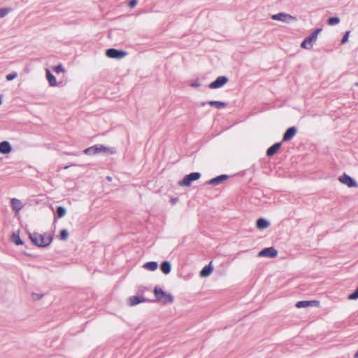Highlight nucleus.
Wrapping results in <instances>:
<instances>
[{
    "mask_svg": "<svg viewBox=\"0 0 358 358\" xmlns=\"http://www.w3.org/2000/svg\"><path fill=\"white\" fill-rule=\"evenodd\" d=\"M314 302L313 301H300L296 303V306L298 308H306L310 306Z\"/></svg>",
    "mask_w": 358,
    "mask_h": 358,
    "instance_id": "obj_24",
    "label": "nucleus"
},
{
    "mask_svg": "<svg viewBox=\"0 0 358 358\" xmlns=\"http://www.w3.org/2000/svg\"><path fill=\"white\" fill-rule=\"evenodd\" d=\"M69 166H64V169H68Z\"/></svg>",
    "mask_w": 358,
    "mask_h": 358,
    "instance_id": "obj_39",
    "label": "nucleus"
},
{
    "mask_svg": "<svg viewBox=\"0 0 358 358\" xmlns=\"http://www.w3.org/2000/svg\"><path fill=\"white\" fill-rule=\"evenodd\" d=\"M340 19L337 17H330L328 20V24L330 26H334L339 23Z\"/></svg>",
    "mask_w": 358,
    "mask_h": 358,
    "instance_id": "obj_26",
    "label": "nucleus"
},
{
    "mask_svg": "<svg viewBox=\"0 0 358 358\" xmlns=\"http://www.w3.org/2000/svg\"><path fill=\"white\" fill-rule=\"evenodd\" d=\"M338 180L341 183L347 185L348 187H358L357 182L352 178H351L350 176H348L346 173H343L342 176H341L338 178Z\"/></svg>",
    "mask_w": 358,
    "mask_h": 358,
    "instance_id": "obj_6",
    "label": "nucleus"
},
{
    "mask_svg": "<svg viewBox=\"0 0 358 358\" xmlns=\"http://www.w3.org/2000/svg\"><path fill=\"white\" fill-rule=\"evenodd\" d=\"M158 264L156 262H146L143 265V268L148 271H155L157 268Z\"/></svg>",
    "mask_w": 358,
    "mask_h": 358,
    "instance_id": "obj_20",
    "label": "nucleus"
},
{
    "mask_svg": "<svg viewBox=\"0 0 358 358\" xmlns=\"http://www.w3.org/2000/svg\"><path fill=\"white\" fill-rule=\"evenodd\" d=\"M2 97H3V96H2V95H0V105H1V103H2V101H1Z\"/></svg>",
    "mask_w": 358,
    "mask_h": 358,
    "instance_id": "obj_37",
    "label": "nucleus"
},
{
    "mask_svg": "<svg viewBox=\"0 0 358 358\" xmlns=\"http://www.w3.org/2000/svg\"><path fill=\"white\" fill-rule=\"evenodd\" d=\"M29 237L33 244L41 248L48 246L52 241V235L48 233L43 234L36 232L29 233Z\"/></svg>",
    "mask_w": 358,
    "mask_h": 358,
    "instance_id": "obj_1",
    "label": "nucleus"
},
{
    "mask_svg": "<svg viewBox=\"0 0 358 358\" xmlns=\"http://www.w3.org/2000/svg\"><path fill=\"white\" fill-rule=\"evenodd\" d=\"M16 73H10L8 75L6 76V79L8 80H12L13 79H14L15 77H16Z\"/></svg>",
    "mask_w": 358,
    "mask_h": 358,
    "instance_id": "obj_33",
    "label": "nucleus"
},
{
    "mask_svg": "<svg viewBox=\"0 0 358 358\" xmlns=\"http://www.w3.org/2000/svg\"><path fill=\"white\" fill-rule=\"evenodd\" d=\"M69 237V232L66 229H63L60 231L59 238L62 241H66Z\"/></svg>",
    "mask_w": 358,
    "mask_h": 358,
    "instance_id": "obj_27",
    "label": "nucleus"
},
{
    "mask_svg": "<svg viewBox=\"0 0 358 358\" xmlns=\"http://www.w3.org/2000/svg\"><path fill=\"white\" fill-rule=\"evenodd\" d=\"M228 79L225 76H220L218 77L214 82H212L209 85V87L210 88H219L222 87L227 82Z\"/></svg>",
    "mask_w": 358,
    "mask_h": 358,
    "instance_id": "obj_10",
    "label": "nucleus"
},
{
    "mask_svg": "<svg viewBox=\"0 0 358 358\" xmlns=\"http://www.w3.org/2000/svg\"><path fill=\"white\" fill-rule=\"evenodd\" d=\"M348 299L350 300H355L358 299V287L356 289V290L352 293L351 294L348 295Z\"/></svg>",
    "mask_w": 358,
    "mask_h": 358,
    "instance_id": "obj_28",
    "label": "nucleus"
},
{
    "mask_svg": "<svg viewBox=\"0 0 358 358\" xmlns=\"http://www.w3.org/2000/svg\"><path fill=\"white\" fill-rule=\"evenodd\" d=\"M160 269L164 274H169L171 271V265L169 262L164 261L160 265Z\"/></svg>",
    "mask_w": 358,
    "mask_h": 358,
    "instance_id": "obj_18",
    "label": "nucleus"
},
{
    "mask_svg": "<svg viewBox=\"0 0 358 358\" xmlns=\"http://www.w3.org/2000/svg\"><path fill=\"white\" fill-rule=\"evenodd\" d=\"M136 4H137V0H131L129 2L128 6L129 8H132L135 7L136 6Z\"/></svg>",
    "mask_w": 358,
    "mask_h": 358,
    "instance_id": "obj_32",
    "label": "nucleus"
},
{
    "mask_svg": "<svg viewBox=\"0 0 358 358\" xmlns=\"http://www.w3.org/2000/svg\"><path fill=\"white\" fill-rule=\"evenodd\" d=\"M296 133V128L295 127H289L283 135L282 141L285 142L291 140L294 136Z\"/></svg>",
    "mask_w": 358,
    "mask_h": 358,
    "instance_id": "obj_13",
    "label": "nucleus"
},
{
    "mask_svg": "<svg viewBox=\"0 0 358 358\" xmlns=\"http://www.w3.org/2000/svg\"><path fill=\"white\" fill-rule=\"evenodd\" d=\"M229 178L228 175L222 174L215 178H213L208 181V184L211 185L213 186H216L224 182Z\"/></svg>",
    "mask_w": 358,
    "mask_h": 358,
    "instance_id": "obj_12",
    "label": "nucleus"
},
{
    "mask_svg": "<svg viewBox=\"0 0 358 358\" xmlns=\"http://www.w3.org/2000/svg\"><path fill=\"white\" fill-rule=\"evenodd\" d=\"M12 151V146L8 141H2L0 143V153L6 155Z\"/></svg>",
    "mask_w": 358,
    "mask_h": 358,
    "instance_id": "obj_14",
    "label": "nucleus"
},
{
    "mask_svg": "<svg viewBox=\"0 0 358 358\" xmlns=\"http://www.w3.org/2000/svg\"><path fill=\"white\" fill-rule=\"evenodd\" d=\"M106 55L109 58L121 59L127 55V52L114 48H110L106 50Z\"/></svg>",
    "mask_w": 358,
    "mask_h": 358,
    "instance_id": "obj_7",
    "label": "nucleus"
},
{
    "mask_svg": "<svg viewBox=\"0 0 358 358\" xmlns=\"http://www.w3.org/2000/svg\"><path fill=\"white\" fill-rule=\"evenodd\" d=\"M213 271V267L211 266V262L205 266L200 272V275L201 277H207Z\"/></svg>",
    "mask_w": 358,
    "mask_h": 358,
    "instance_id": "obj_19",
    "label": "nucleus"
},
{
    "mask_svg": "<svg viewBox=\"0 0 358 358\" xmlns=\"http://www.w3.org/2000/svg\"><path fill=\"white\" fill-rule=\"evenodd\" d=\"M129 304L131 306H134L138 305L140 303H143L146 301L145 298L143 296H130L129 299Z\"/></svg>",
    "mask_w": 358,
    "mask_h": 358,
    "instance_id": "obj_15",
    "label": "nucleus"
},
{
    "mask_svg": "<svg viewBox=\"0 0 358 358\" xmlns=\"http://www.w3.org/2000/svg\"><path fill=\"white\" fill-rule=\"evenodd\" d=\"M11 240L14 242L17 245H21L23 244V241L20 238L19 234L13 233L11 236Z\"/></svg>",
    "mask_w": 358,
    "mask_h": 358,
    "instance_id": "obj_23",
    "label": "nucleus"
},
{
    "mask_svg": "<svg viewBox=\"0 0 358 358\" xmlns=\"http://www.w3.org/2000/svg\"><path fill=\"white\" fill-rule=\"evenodd\" d=\"M256 224L259 229H264L270 226V222L264 218H259L257 220Z\"/></svg>",
    "mask_w": 358,
    "mask_h": 358,
    "instance_id": "obj_17",
    "label": "nucleus"
},
{
    "mask_svg": "<svg viewBox=\"0 0 358 358\" xmlns=\"http://www.w3.org/2000/svg\"><path fill=\"white\" fill-rule=\"evenodd\" d=\"M107 179H108V180H111V178L108 176V177H107Z\"/></svg>",
    "mask_w": 358,
    "mask_h": 358,
    "instance_id": "obj_40",
    "label": "nucleus"
},
{
    "mask_svg": "<svg viewBox=\"0 0 358 358\" xmlns=\"http://www.w3.org/2000/svg\"><path fill=\"white\" fill-rule=\"evenodd\" d=\"M200 85L199 84L194 83L192 85V87H199Z\"/></svg>",
    "mask_w": 358,
    "mask_h": 358,
    "instance_id": "obj_36",
    "label": "nucleus"
},
{
    "mask_svg": "<svg viewBox=\"0 0 358 358\" xmlns=\"http://www.w3.org/2000/svg\"><path fill=\"white\" fill-rule=\"evenodd\" d=\"M66 210L63 206H59L57 209V217L60 219L65 216Z\"/></svg>",
    "mask_w": 358,
    "mask_h": 358,
    "instance_id": "obj_25",
    "label": "nucleus"
},
{
    "mask_svg": "<svg viewBox=\"0 0 358 358\" xmlns=\"http://www.w3.org/2000/svg\"><path fill=\"white\" fill-rule=\"evenodd\" d=\"M320 31V29H316L310 36L304 39V41L301 43V46L305 49L312 48L313 43L316 41L318 34Z\"/></svg>",
    "mask_w": 358,
    "mask_h": 358,
    "instance_id": "obj_4",
    "label": "nucleus"
},
{
    "mask_svg": "<svg viewBox=\"0 0 358 358\" xmlns=\"http://www.w3.org/2000/svg\"><path fill=\"white\" fill-rule=\"evenodd\" d=\"M54 70H55V71L56 73L64 72V68H63L62 65H61V64H59V65H58V66H55V67L54 68Z\"/></svg>",
    "mask_w": 358,
    "mask_h": 358,
    "instance_id": "obj_31",
    "label": "nucleus"
},
{
    "mask_svg": "<svg viewBox=\"0 0 358 358\" xmlns=\"http://www.w3.org/2000/svg\"><path fill=\"white\" fill-rule=\"evenodd\" d=\"M8 12H9V9H7V8L0 9V17H3L5 15H6Z\"/></svg>",
    "mask_w": 358,
    "mask_h": 358,
    "instance_id": "obj_30",
    "label": "nucleus"
},
{
    "mask_svg": "<svg viewBox=\"0 0 358 358\" xmlns=\"http://www.w3.org/2000/svg\"><path fill=\"white\" fill-rule=\"evenodd\" d=\"M35 296L34 299H40L41 297H42V295H40V294H34Z\"/></svg>",
    "mask_w": 358,
    "mask_h": 358,
    "instance_id": "obj_35",
    "label": "nucleus"
},
{
    "mask_svg": "<svg viewBox=\"0 0 358 358\" xmlns=\"http://www.w3.org/2000/svg\"><path fill=\"white\" fill-rule=\"evenodd\" d=\"M281 146V143H275L272 146H271L267 150H266V155L268 157H271L274 155L277 151L280 149Z\"/></svg>",
    "mask_w": 358,
    "mask_h": 358,
    "instance_id": "obj_16",
    "label": "nucleus"
},
{
    "mask_svg": "<svg viewBox=\"0 0 358 358\" xmlns=\"http://www.w3.org/2000/svg\"><path fill=\"white\" fill-rule=\"evenodd\" d=\"M350 31H346V33L345 34V35L343 36V37L341 40V43L343 44L348 41L349 36H350Z\"/></svg>",
    "mask_w": 358,
    "mask_h": 358,
    "instance_id": "obj_29",
    "label": "nucleus"
},
{
    "mask_svg": "<svg viewBox=\"0 0 358 358\" xmlns=\"http://www.w3.org/2000/svg\"><path fill=\"white\" fill-rule=\"evenodd\" d=\"M10 205L12 210L15 212V215H17L23 208V204L21 201L15 198L10 199Z\"/></svg>",
    "mask_w": 358,
    "mask_h": 358,
    "instance_id": "obj_11",
    "label": "nucleus"
},
{
    "mask_svg": "<svg viewBox=\"0 0 358 358\" xmlns=\"http://www.w3.org/2000/svg\"><path fill=\"white\" fill-rule=\"evenodd\" d=\"M46 77L51 86H55L57 84L55 77L51 73L49 69H46Z\"/></svg>",
    "mask_w": 358,
    "mask_h": 358,
    "instance_id": "obj_21",
    "label": "nucleus"
},
{
    "mask_svg": "<svg viewBox=\"0 0 358 358\" xmlns=\"http://www.w3.org/2000/svg\"><path fill=\"white\" fill-rule=\"evenodd\" d=\"M178 201V199L177 197H174L171 199V203L172 204H176Z\"/></svg>",
    "mask_w": 358,
    "mask_h": 358,
    "instance_id": "obj_34",
    "label": "nucleus"
},
{
    "mask_svg": "<svg viewBox=\"0 0 358 358\" xmlns=\"http://www.w3.org/2000/svg\"><path fill=\"white\" fill-rule=\"evenodd\" d=\"M277 255L278 251L273 247L264 248L262 250H261L258 254L259 257H266L269 258L275 257Z\"/></svg>",
    "mask_w": 358,
    "mask_h": 358,
    "instance_id": "obj_8",
    "label": "nucleus"
},
{
    "mask_svg": "<svg viewBox=\"0 0 358 358\" xmlns=\"http://www.w3.org/2000/svg\"><path fill=\"white\" fill-rule=\"evenodd\" d=\"M273 20H280L284 22H289L290 21L296 20V17L289 14L280 13L272 16Z\"/></svg>",
    "mask_w": 358,
    "mask_h": 358,
    "instance_id": "obj_9",
    "label": "nucleus"
},
{
    "mask_svg": "<svg viewBox=\"0 0 358 358\" xmlns=\"http://www.w3.org/2000/svg\"><path fill=\"white\" fill-rule=\"evenodd\" d=\"M208 104L216 108H222L226 106V103L217 101H210L208 102Z\"/></svg>",
    "mask_w": 358,
    "mask_h": 358,
    "instance_id": "obj_22",
    "label": "nucleus"
},
{
    "mask_svg": "<svg viewBox=\"0 0 358 358\" xmlns=\"http://www.w3.org/2000/svg\"><path fill=\"white\" fill-rule=\"evenodd\" d=\"M355 358H358V351L355 355Z\"/></svg>",
    "mask_w": 358,
    "mask_h": 358,
    "instance_id": "obj_38",
    "label": "nucleus"
},
{
    "mask_svg": "<svg viewBox=\"0 0 358 358\" xmlns=\"http://www.w3.org/2000/svg\"><path fill=\"white\" fill-rule=\"evenodd\" d=\"M115 150L111 148L106 147L103 145L97 144L94 146L86 148L84 150V153L87 155H94L99 153H103L105 155H112L115 153Z\"/></svg>",
    "mask_w": 358,
    "mask_h": 358,
    "instance_id": "obj_2",
    "label": "nucleus"
},
{
    "mask_svg": "<svg viewBox=\"0 0 358 358\" xmlns=\"http://www.w3.org/2000/svg\"><path fill=\"white\" fill-rule=\"evenodd\" d=\"M154 294L156 297V301L162 303H172L173 302V296L170 293L165 292L162 288L155 287Z\"/></svg>",
    "mask_w": 358,
    "mask_h": 358,
    "instance_id": "obj_3",
    "label": "nucleus"
},
{
    "mask_svg": "<svg viewBox=\"0 0 358 358\" xmlns=\"http://www.w3.org/2000/svg\"><path fill=\"white\" fill-rule=\"evenodd\" d=\"M201 178V174L199 172H193L185 176L183 180H180L178 184L180 186L189 187L191 185L192 181L196 180Z\"/></svg>",
    "mask_w": 358,
    "mask_h": 358,
    "instance_id": "obj_5",
    "label": "nucleus"
}]
</instances>
